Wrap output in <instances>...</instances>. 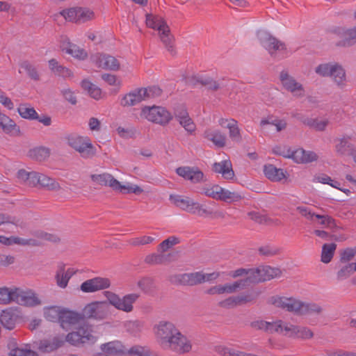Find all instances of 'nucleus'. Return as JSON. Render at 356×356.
<instances>
[{
    "label": "nucleus",
    "instance_id": "f257e3e1",
    "mask_svg": "<svg viewBox=\"0 0 356 356\" xmlns=\"http://www.w3.org/2000/svg\"><path fill=\"white\" fill-rule=\"evenodd\" d=\"M268 302L277 307L299 316L313 314L319 315L323 312V308L316 303L302 302L293 297L272 296Z\"/></svg>",
    "mask_w": 356,
    "mask_h": 356
},
{
    "label": "nucleus",
    "instance_id": "f03ea898",
    "mask_svg": "<svg viewBox=\"0 0 356 356\" xmlns=\"http://www.w3.org/2000/svg\"><path fill=\"white\" fill-rule=\"evenodd\" d=\"M261 46L273 57L283 58L291 54L286 44L271 35L265 30H259L257 33Z\"/></svg>",
    "mask_w": 356,
    "mask_h": 356
},
{
    "label": "nucleus",
    "instance_id": "7ed1b4c3",
    "mask_svg": "<svg viewBox=\"0 0 356 356\" xmlns=\"http://www.w3.org/2000/svg\"><path fill=\"white\" fill-rule=\"evenodd\" d=\"M16 302L24 306H35L39 305L40 301L32 293L27 291H0V305H8Z\"/></svg>",
    "mask_w": 356,
    "mask_h": 356
},
{
    "label": "nucleus",
    "instance_id": "20e7f679",
    "mask_svg": "<svg viewBox=\"0 0 356 356\" xmlns=\"http://www.w3.org/2000/svg\"><path fill=\"white\" fill-rule=\"evenodd\" d=\"M161 93V90L157 86L136 89L126 94L122 98L120 104L123 106H135L143 101L159 96Z\"/></svg>",
    "mask_w": 356,
    "mask_h": 356
},
{
    "label": "nucleus",
    "instance_id": "39448f33",
    "mask_svg": "<svg viewBox=\"0 0 356 356\" xmlns=\"http://www.w3.org/2000/svg\"><path fill=\"white\" fill-rule=\"evenodd\" d=\"M67 144L85 159L92 157L96 153V149L87 136L71 134L67 137Z\"/></svg>",
    "mask_w": 356,
    "mask_h": 356
},
{
    "label": "nucleus",
    "instance_id": "423d86ee",
    "mask_svg": "<svg viewBox=\"0 0 356 356\" xmlns=\"http://www.w3.org/2000/svg\"><path fill=\"white\" fill-rule=\"evenodd\" d=\"M146 24L148 27L157 30L163 43L168 48V51H172V36L170 35V30L162 17L147 14L146 15Z\"/></svg>",
    "mask_w": 356,
    "mask_h": 356
},
{
    "label": "nucleus",
    "instance_id": "0eeeda50",
    "mask_svg": "<svg viewBox=\"0 0 356 356\" xmlns=\"http://www.w3.org/2000/svg\"><path fill=\"white\" fill-rule=\"evenodd\" d=\"M141 116L149 122L161 125L167 124L172 119V114L164 107L159 106H145Z\"/></svg>",
    "mask_w": 356,
    "mask_h": 356
},
{
    "label": "nucleus",
    "instance_id": "6e6552de",
    "mask_svg": "<svg viewBox=\"0 0 356 356\" xmlns=\"http://www.w3.org/2000/svg\"><path fill=\"white\" fill-rule=\"evenodd\" d=\"M169 199L174 205L188 213L200 216L208 214V211L202 207V205L188 197L170 195Z\"/></svg>",
    "mask_w": 356,
    "mask_h": 356
},
{
    "label": "nucleus",
    "instance_id": "1a4fd4ad",
    "mask_svg": "<svg viewBox=\"0 0 356 356\" xmlns=\"http://www.w3.org/2000/svg\"><path fill=\"white\" fill-rule=\"evenodd\" d=\"M259 296L257 291H243L242 292L229 296L218 302V306L225 309L234 308L254 301Z\"/></svg>",
    "mask_w": 356,
    "mask_h": 356
},
{
    "label": "nucleus",
    "instance_id": "9d476101",
    "mask_svg": "<svg viewBox=\"0 0 356 356\" xmlns=\"http://www.w3.org/2000/svg\"><path fill=\"white\" fill-rule=\"evenodd\" d=\"M60 14L66 20L77 24L86 23L95 18L94 11L86 7L71 8L63 10Z\"/></svg>",
    "mask_w": 356,
    "mask_h": 356
},
{
    "label": "nucleus",
    "instance_id": "9b49d317",
    "mask_svg": "<svg viewBox=\"0 0 356 356\" xmlns=\"http://www.w3.org/2000/svg\"><path fill=\"white\" fill-rule=\"evenodd\" d=\"M250 273L249 280L251 284H255L278 277L281 275L282 270L278 268L270 266H259L255 268H250Z\"/></svg>",
    "mask_w": 356,
    "mask_h": 356
},
{
    "label": "nucleus",
    "instance_id": "f8f14e48",
    "mask_svg": "<svg viewBox=\"0 0 356 356\" xmlns=\"http://www.w3.org/2000/svg\"><path fill=\"white\" fill-rule=\"evenodd\" d=\"M105 296L111 305H113L118 309L127 312L132 311V304L139 297L136 293H131L120 298L116 294L109 291H105Z\"/></svg>",
    "mask_w": 356,
    "mask_h": 356
},
{
    "label": "nucleus",
    "instance_id": "ddd939ff",
    "mask_svg": "<svg viewBox=\"0 0 356 356\" xmlns=\"http://www.w3.org/2000/svg\"><path fill=\"white\" fill-rule=\"evenodd\" d=\"M280 80L282 87L291 92L294 97H302L305 95V90L303 85L298 82L293 76L286 71L281 72Z\"/></svg>",
    "mask_w": 356,
    "mask_h": 356
},
{
    "label": "nucleus",
    "instance_id": "4468645a",
    "mask_svg": "<svg viewBox=\"0 0 356 356\" xmlns=\"http://www.w3.org/2000/svg\"><path fill=\"white\" fill-rule=\"evenodd\" d=\"M65 341L73 346H79L89 341L94 342L95 337L91 334L90 327L88 325H83L76 331L68 333L65 337Z\"/></svg>",
    "mask_w": 356,
    "mask_h": 356
},
{
    "label": "nucleus",
    "instance_id": "2eb2a0df",
    "mask_svg": "<svg viewBox=\"0 0 356 356\" xmlns=\"http://www.w3.org/2000/svg\"><path fill=\"white\" fill-rule=\"evenodd\" d=\"M164 348H168L171 350L181 355L188 353L192 350V343L180 331L167 343Z\"/></svg>",
    "mask_w": 356,
    "mask_h": 356
},
{
    "label": "nucleus",
    "instance_id": "dca6fc26",
    "mask_svg": "<svg viewBox=\"0 0 356 356\" xmlns=\"http://www.w3.org/2000/svg\"><path fill=\"white\" fill-rule=\"evenodd\" d=\"M353 136L343 135L334 140V151L337 156H350L356 149L353 143Z\"/></svg>",
    "mask_w": 356,
    "mask_h": 356
},
{
    "label": "nucleus",
    "instance_id": "f3484780",
    "mask_svg": "<svg viewBox=\"0 0 356 356\" xmlns=\"http://www.w3.org/2000/svg\"><path fill=\"white\" fill-rule=\"evenodd\" d=\"M179 332V330L173 323L168 321L160 322L157 327L156 334L161 345L164 348Z\"/></svg>",
    "mask_w": 356,
    "mask_h": 356
},
{
    "label": "nucleus",
    "instance_id": "a211bd4d",
    "mask_svg": "<svg viewBox=\"0 0 356 356\" xmlns=\"http://www.w3.org/2000/svg\"><path fill=\"white\" fill-rule=\"evenodd\" d=\"M176 172L179 176L193 184H197L206 181L204 173L195 167H179L177 168Z\"/></svg>",
    "mask_w": 356,
    "mask_h": 356
},
{
    "label": "nucleus",
    "instance_id": "6ab92c4d",
    "mask_svg": "<svg viewBox=\"0 0 356 356\" xmlns=\"http://www.w3.org/2000/svg\"><path fill=\"white\" fill-rule=\"evenodd\" d=\"M250 268L246 269L243 268L229 272V275L232 277L236 278L238 277L245 276V278L236 281L232 284H227L222 289H238L248 286L251 284L250 280H249V277H250Z\"/></svg>",
    "mask_w": 356,
    "mask_h": 356
},
{
    "label": "nucleus",
    "instance_id": "aec40b11",
    "mask_svg": "<svg viewBox=\"0 0 356 356\" xmlns=\"http://www.w3.org/2000/svg\"><path fill=\"white\" fill-rule=\"evenodd\" d=\"M78 270L72 266L60 264L58 266L55 280L58 287L65 289L67 287L70 278L76 273Z\"/></svg>",
    "mask_w": 356,
    "mask_h": 356
},
{
    "label": "nucleus",
    "instance_id": "412c9836",
    "mask_svg": "<svg viewBox=\"0 0 356 356\" xmlns=\"http://www.w3.org/2000/svg\"><path fill=\"white\" fill-rule=\"evenodd\" d=\"M92 60L99 67L108 70H118L120 67L119 61L113 56L106 54H95Z\"/></svg>",
    "mask_w": 356,
    "mask_h": 356
},
{
    "label": "nucleus",
    "instance_id": "4be33fe9",
    "mask_svg": "<svg viewBox=\"0 0 356 356\" xmlns=\"http://www.w3.org/2000/svg\"><path fill=\"white\" fill-rule=\"evenodd\" d=\"M106 305V301H97L87 305L83 309L82 314H81L83 316V319L85 318H104L105 314L103 307Z\"/></svg>",
    "mask_w": 356,
    "mask_h": 356
},
{
    "label": "nucleus",
    "instance_id": "5701e85b",
    "mask_svg": "<svg viewBox=\"0 0 356 356\" xmlns=\"http://www.w3.org/2000/svg\"><path fill=\"white\" fill-rule=\"evenodd\" d=\"M82 320L83 316L79 313L65 309L59 312V322L63 329L68 330Z\"/></svg>",
    "mask_w": 356,
    "mask_h": 356
},
{
    "label": "nucleus",
    "instance_id": "b1692460",
    "mask_svg": "<svg viewBox=\"0 0 356 356\" xmlns=\"http://www.w3.org/2000/svg\"><path fill=\"white\" fill-rule=\"evenodd\" d=\"M284 332L285 336L292 338L307 339L314 337V332L309 328L291 324H286Z\"/></svg>",
    "mask_w": 356,
    "mask_h": 356
},
{
    "label": "nucleus",
    "instance_id": "393cba45",
    "mask_svg": "<svg viewBox=\"0 0 356 356\" xmlns=\"http://www.w3.org/2000/svg\"><path fill=\"white\" fill-rule=\"evenodd\" d=\"M202 271L179 275L172 280L173 282L186 286H195L203 284Z\"/></svg>",
    "mask_w": 356,
    "mask_h": 356
},
{
    "label": "nucleus",
    "instance_id": "a878e982",
    "mask_svg": "<svg viewBox=\"0 0 356 356\" xmlns=\"http://www.w3.org/2000/svg\"><path fill=\"white\" fill-rule=\"evenodd\" d=\"M110 286H116L107 277H95L83 282L80 289H106Z\"/></svg>",
    "mask_w": 356,
    "mask_h": 356
},
{
    "label": "nucleus",
    "instance_id": "bb28decb",
    "mask_svg": "<svg viewBox=\"0 0 356 356\" xmlns=\"http://www.w3.org/2000/svg\"><path fill=\"white\" fill-rule=\"evenodd\" d=\"M203 136L204 138L211 141L217 147H223L226 144L225 135L215 127L207 128Z\"/></svg>",
    "mask_w": 356,
    "mask_h": 356
},
{
    "label": "nucleus",
    "instance_id": "cd10ccee",
    "mask_svg": "<svg viewBox=\"0 0 356 356\" xmlns=\"http://www.w3.org/2000/svg\"><path fill=\"white\" fill-rule=\"evenodd\" d=\"M19 320V315L11 308L3 310L0 314L1 325L8 330H13Z\"/></svg>",
    "mask_w": 356,
    "mask_h": 356
},
{
    "label": "nucleus",
    "instance_id": "c85d7f7f",
    "mask_svg": "<svg viewBox=\"0 0 356 356\" xmlns=\"http://www.w3.org/2000/svg\"><path fill=\"white\" fill-rule=\"evenodd\" d=\"M212 168L214 172L220 174L222 177L225 179H232L234 177L232 165L229 159L214 163Z\"/></svg>",
    "mask_w": 356,
    "mask_h": 356
},
{
    "label": "nucleus",
    "instance_id": "c756f323",
    "mask_svg": "<svg viewBox=\"0 0 356 356\" xmlns=\"http://www.w3.org/2000/svg\"><path fill=\"white\" fill-rule=\"evenodd\" d=\"M60 47L63 51L72 55L74 58L83 60L87 56V53L83 49L79 48L76 44H72L68 38H63Z\"/></svg>",
    "mask_w": 356,
    "mask_h": 356
},
{
    "label": "nucleus",
    "instance_id": "7c9ffc66",
    "mask_svg": "<svg viewBox=\"0 0 356 356\" xmlns=\"http://www.w3.org/2000/svg\"><path fill=\"white\" fill-rule=\"evenodd\" d=\"M264 173L266 178L275 182L281 181L286 178V172L282 168H277L272 164L265 165Z\"/></svg>",
    "mask_w": 356,
    "mask_h": 356
},
{
    "label": "nucleus",
    "instance_id": "2f4dec72",
    "mask_svg": "<svg viewBox=\"0 0 356 356\" xmlns=\"http://www.w3.org/2000/svg\"><path fill=\"white\" fill-rule=\"evenodd\" d=\"M330 77L339 88H343L346 86V71L340 64L335 63Z\"/></svg>",
    "mask_w": 356,
    "mask_h": 356
},
{
    "label": "nucleus",
    "instance_id": "473e14b6",
    "mask_svg": "<svg viewBox=\"0 0 356 356\" xmlns=\"http://www.w3.org/2000/svg\"><path fill=\"white\" fill-rule=\"evenodd\" d=\"M65 340L60 337H55L52 339H44L40 341L39 349L44 353H50L63 346Z\"/></svg>",
    "mask_w": 356,
    "mask_h": 356
},
{
    "label": "nucleus",
    "instance_id": "72a5a7b5",
    "mask_svg": "<svg viewBox=\"0 0 356 356\" xmlns=\"http://www.w3.org/2000/svg\"><path fill=\"white\" fill-rule=\"evenodd\" d=\"M35 178L34 186L40 185L42 187L47 188L49 190H58L60 186L57 181L54 179L47 177V175L36 172L33 174Z\"/></svg>",
    "mask_w": 356,
    "mask_h": 356
},
{
    "label": "nucleus",
    "instance_id": "f704fd0d",
    "mask_svg": "<svg viewBox=\"0 0 356 356\" xmlns=\"http://www.w3.org/2000/svg\"><path fill=\"white\" fill-rule=\"evenodd\" d=\"M0 128L3 132L8 134L15 135L19 132V127L15 122L9 117L0 111Z\"/></svg>",
    "mask_w": 356,
    "mask_h": 356
},
{
    "label": "nucleus",
    "instance_id": "c9c22d12",
    "mask_svg": "<svg viewBox=\"0 0 356 356\" xmlns=\"http://www.w3.org/2000/svg\"><path fill=\"white\" fill-rule=\"evenodd\" d=\"M91 179L96 184L102 186H109L113 190H114L115 185L117 184V179L108 173L92 175Z\"/></svg>",
    "mask_w": 356,
    "mask_h": 356
},
{
    "label": "nucleus",
    "instance_id": "e433bc0d",
    "mask_svg": "<svg viewBox=\"0 0 356 356\" xmlns=\"http://www.w3.org/2000/svg\"><path fill=\"white\" fill-rule=\"evenodd\" d=\"M242 195L236 191H229L221 187L218 200L227 203L238 202L242 199Z\"/></svg>",
    "mask_w": 356,
    "mask_h": 356
},
{
    "label": "nucleus",
    "instance_id": "4c0bfd02",
    "mask_svg": "<svg viewBox=\"0 0 356 356\" xmlns=\"http://www.w3.org/2000/svg\"><path fill=\"white\" fill-rule=\"evenodd\" d=\"M123 346L115 341L108 342L102 344L101 346L102 350L105 352L106 355H124L125 352L123 349Z\"/></svg>",
    "mask_w": 356,
    "mask_h": 356
},
{
    "label": "nucleus",
    "instance_id": "58836bf2",
    "mask_svg": "<svg viewBox=\"0 0 356 356\" xmlns=\"http://www.w3.org/2000/svg\"><path fill=\"white\" fill-rule=\"evenodd\" d=\"M114 191L121 193H134L136 195H139L143 192V190L138 185L130 183L122 184L118 180L117 184L115 185Z\"/></svg>",
    "mask_w": 356,
    "mask_h": 356
},
{
    "label": "nucleus",
    "instance_id": "ea45409f",
    "mask_svg": "<svg viewBox=\"0 0 356 356\" xmlns=\"http://www.w3.org/2000/svg\"><path fill=\"white\" fill-rule=\"evenodd\" d=\"M191 81L193 84L200 83L207 86L208 88L213 90H216L220 87L219 84L217 83L216 81L211 79L210 77L204 76L199 74L193 76Z\"/></svg>",
    "mask_w": 356,
    "mask_h": 356
},
{
    "label": "nucleus",
    "instance_id": "a19ab883",
    "mask_svg": "<svg viewBox=\"0 0 356 356\" xmlns=\"http://www.w3.org/2000/svg\"><path fill=\"white\" fill-rule=\"evenodd\" d=\"M50 155V151L44 147H37L30 149L29 156L36 161H42L47 159Z\"/></svg>",
    "mask_w": 356,
    "mask_h": 356
},
{
    "label": "nucleus",
    "instance_id": "79ce46f5",
    "mask_svg": "<svg viewBox=\"0 0 356 356\" xmlns=\"http://www.w3.org/2000/svg\"><path fill=\"white\" fill-rule=\"evenodd\" d=\"M83 89L88 92V94L94 99H99L102 97V90L95 84L88 80H83L81 82Z\"/></svg>",
    "mask_w": 356,
    "mask_h": 356
},
{
    "label": "nucleus",
    "instance_id": "37998d69",
    "mask_svg": "<svg viewBox=\"0 0 356 356\" xmlns=\"http://www.w3.org/2000/svg\"><path fill=\"white\" fill-rule=\"evenodd\" d=\"M17 111L20 116L24 119L35 120L38 118L35 110L28 104H20Z\"/></svg>",
    "mask_w": 356,
    "mask_h": 356
},
{
    "label": "nucleus",
    "instance_id": "c03bdc74",
    "mask_svg": "<svg viewBox=\"0 0 356 356\" xmlns=\"http://www.w3.org/2000/svg\"><path fill=\"white\" fill-rule=\"evenodd\" d=\"M337 245L335 243H326L322 248L321 261L327 264L333 257Z\"/></svg>",
    "mask_w": 356,
    "mask_h": 356
},
{
    "label": "nucleus",
    "instance_id": "a18cd8bd",
    "mask_svg": "<svg viewBox=\"0 0 356 356\" xmlns=\"http://www.w3.org/2000/svg\"><path fill=\"white\" fill-rule=\"evenodd\" d=\"M261 126L270 125L275 128L277 131H280L284 129L286 127V122L284 120H280L273 118L263 119L260 122Z\"/></svg>",
    "mask_w": 356,
    "mask_h": 356
},
{
    "label": "nucleus",
    "instance_id": "49530a36",
    "mask_svg": "<svg viewBox=\"0 0 356 356\" xmlns=\"http://www.w3.org/2000/svg\"><path fill=\"white\" fill-rule=\"evenodd\" d=\"M227 129H229V136L231 140L234 142L239 143L241 140V135L237 121L232 120L229 124H227Z\"/></svg>",
    "mask_w": 356,
    "mask_h": 356
},
{
    "label": "nucleus",
    "instance_id": "de8ad7c7",
    "mask_svg": "<svg viewBox=\"0 0 356 356\" xmlns=\"http://www.w3.org/2000/svg\"><path fill=\"white\" fill-rule=\"evenodd\" d=\"M220 188H221V186H220L217 184L205 186L202 188L201 193H202V194H204L207 197L218 200Z\"/></svg>",
    "mask_w": 356,
    "mask_h": 356
},
{
    "label": "nucleus",
    "instance_id": "09e8293b",
    "mask_svg": "<svg viewBox=\"0 0 356 356\" xmlns=\"http://www.w3.org/2000/svg\"><path fill=\"white\" fill-rule=\"evenodd\" d=\"M217 353L222 356H247L248 353L242 351H236L224 346H218L215 348Z\"/></svg>",
    "mask_w": 356,
    "mask_h": 356
},
{
    "label": "nucleus",
    "instance_id": "8fccbe9b",
    "mask_svg": "<svg viewBox=\"0 0 356 356\" xmlns=\"http://www.w3.org/2000/svg\"><path fill=\"white\" fill-rule=\"evenodd\" d=\"M33 174H36V172H27L25 170H19L17 172V179L20 182L26 184L29 186H34L35 178Z\"/></svg>",
    "mask_w": 356,
    "mask_h": 356
},
{
    "label": "nucleus",
    "instance_id": "3c124183",
    "mask_svg": "<svg viewBox=\"0 0 356 356\" xmlns=\"http://www.w3.org/2000/svg\"><path fill=\"white\" fill-rule=\"evenodd\" d=\"M334 64L335 63H321L315 68V72L321 76H330Z\"/></svg>",
    "mask_w": 356,
    "mask_h": 356
},
{
    "label": "nucleus",
    "instance_id": "603ef678",
    "mask_svg": "<svg viewBox=\"0 0 356 356\" xmlns=\"http://www.w3.org/2000/svg\"><path fill=\"white\" fill-rule=\"evenodd\" d=\"M285 327L286 325L284 324V322L282 320H277L273 322H268V330L266 333H282L283 331H284Z\"/></svg>",
    "mask_w": 356,
    "mask_h": 356
},
{
    "label": "nucleus",
    "instance_id": "864d4df0",
    "mask_svg": "<svg viewBox=\"0 0 356 356\" xmlns=\"http://www.w3.org/2000/svg\"><path fill=\"white\" fill-rule=\"evenodd\" d=\"M354 271L353 264H345L341 266L337 273V277L339 280H345L350 277Z\"/></svg>",
    "mask_w": 356,
    "mask_h": 356
},
{
    "label": "nucleus",
    "instance_id": "5fc2aeb1",
    "mask_svg": "<svg viewBox=\"0 0 356 356\" xmlns=\"http://www.w3.org/2000/svg\"><path fill=\"white\" fill-rule=\"evenodd\" d=\"M21 70H24L31 78L37 79L38 78V72L35 68L28 61H24L20 64L19 72Z\"/></svg>",
    "mask_w": 356,
    "mask_h": 356
},
{
    "label": "nucleus",
    "instance_id": "6e6d98bb",
    "mask_svg": "<svg viewBox=\"0 0 356 356\" xmlns=\"http://www.w3.org/2000/svg\"><path fill=\"white\" fill-rule=\"evenodd\" d=\"M154 241V238L148 236H143L140 237L133 238L129 241V243L134 246H139L151 243Z\"/></svg>",
    "mask_w": 356,
    "mask_h": 356
},
{
    "label": "nucleus",
    "instance_id": "4d7b16f0",
    "mask_svg": "<svg viewBox=\"0 0 356 356\" xmlns=\"http://www.w3.org/2000/svg\"><path fill=\"white\" fill-rule=\"evenodd\" d=\"M179 243V238L172 236H170L167 239L164 240L160 245L159 248L162 252H165L173 245H177Z\"/></svg>",
    "mask_w": 356,
    "mask_h": 356
},
{
    "label": "nucleus",
    "instance_id": "13d9d810",
    "mask_svg": "<svg viewBox=\"0 0 356 356\" xmlns=\"http://www.w3.org/2000/svg\"><path fill=\"white\" fill-rule=\"evenodd\" d=\"M344 36H345V40L343 44V45L350 46V45H352L354 43H355L356 42V26L353 29L346 30L344 33Z\"/></svg>",
    "mask_w": 356,
    "mask_h": 356
},
{
    "label": "nucleus",
    "instance_id": "bf43d9fd",
    "mask_svg": "<svg viewBox=\"0 0 356 356\" xmlns=\"http://www.w3.org/2000/svg\"><path fill=\"white\" fill-rule=\"evenodd\" d=\"M304 154H305V150L302 148H298L295 150L291 149L289 158L292 159L296 163H304Z\"/></svg>",
    "mask_w": 356,
    "mask_h": 356
},
{
    "label": "nucleus",
    "instance_id": "052dcab7",
    "mask_svg": "<svg viewBox=\"0 0 356 356\" xmlns=\"http://www.w3.org/2000/svg\"><path fill=\"white\" fill-rule=\"evenodd\" d=\"M315 217L319 220V224L325 228H332L335 226L334 220L329 216L316 214Z\"/></svg>",
    "mask_w": 356,
    "mask_h": 356
},
{
    "label": "nucleus",
    "instance_id": "680f3d73",
    "mask_svg": "<svg viewBox=\"0 0 356 356\" xmlns=\"http://www.w3.org/2000/svg\"><path fill=\"white\" fill-rule=\"evenodd\" d=\"M179 122L190 134H193L196 130V125L190 117H187L180 120Z\"/></svg>",
    "mask_w": 356,
    "mask_h": 356
},
{
    "label": "nucleus",
    "instance_id": "e2e57ef3",
    "mask_svg": "<svg viewBox=\"0 0 356 356\" xmlns=\"http://www.w3.org/2000/svg\"><path fill=\"white\" fill-rule=\"evenodd\" d=\"M137 286L140 289H148L154 287V280L150 277H144L137 280Z\"/></svg>",
    "mask_w": 356,
    "mask_h": 356
},
{
    "label": "nucleus",
    "instance_id": "0e129e2a",
    "mask_svg": "<svg viewBox=\"0 0 356 356\" xmlns=\"http://www.w3.org/2000/svg\"><path fill=\"white\" fill-rule=\"evenodd\" d=\"M259 252L261 255L265 257H272L279 252V249L275 246L266 245L261 247L259 249Z\"/></svg>",
    "mask_w": 356,
    "mask_h": 356
},
{
    "label": "nucleus",
    "instance_id": "69168bd1",
    "mask_svg": "<svg viewBox=\"0 0 356 356\" xmlns=\"http://www.w3.org/2000/svg\"><path fill=\"white\" fill-rule=\"evenodd\" d=\"M10 356H38V354L31 350L22 348H13L10 353Z\"/></svg>",
    "mask_w": 356,
    "mask_h": 356
},
{
    "label": "nucleus",
    "instance_id": "338daca9",
    "mask_svg": "<svg viewBox=\"0 0 356 356\" xmlns=\"http://www.w3.org/2000/svg\"><path fill=\"white\" fill-rule=\"evenodd\" d=\"M49 68L54 72L58 74H64L65 72H67L68 70L58 65V63L56 59H51L49 61Z\"/></svg>",
    "mask_w": 356,
    "mask_h": 356
},
{
    "label": "nucleus",
    "instance_id": "774afa93",
    "mask_svg": "<svg viewBox=\"0 0 356 356\" xmlns=\"http://www.w3.org/2000/svg\"><path fill=\"white\" fill-rule=\"evenodd\" d=\"M356 254V250L353 248H348L345 250L341 255V261L347 263L350 261Z\"/></svg>",
    "mask_w": 356,
    "mask_h": 356
}]
</instances>
